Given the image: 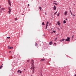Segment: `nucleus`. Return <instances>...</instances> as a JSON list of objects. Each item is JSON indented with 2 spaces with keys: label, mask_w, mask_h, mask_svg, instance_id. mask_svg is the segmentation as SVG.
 <instances>
[{
  "label": "nucleus",
  "mask_w": 76,
  "mask_h": 76,
  "mask_svg": "<svg viewBox=\"0 0 76 76\" xmlns=\"http://www.w3.org/2000/svg\"><path fill=\"white\" fill-rule=\"evenodd\" d=\"M8 9L9 11H8V13L9 14H10V12H11V8L10 7H8Z\"/></svg>",
  "instance_id": "2"
},
{
  "label": "nucleus",
  "mask_w": 76,
  "mask_h": 76,
  "mask_svg": "<svg viewBox=\"0 0 76 76\" xmlns=\"http://www.w3.org/2000/svg\"><path fill=\"white\" fill-rule=\"evenodd\" d=\"M64 40H65V39H61V40H60V41H61V42H62L63 41H64Z\"/></svg>",
  "instance_id": "7"
},
{
  "label": "nucleus",
  "mask_w": 76,
  "mask_h": 76,
  "mask_svg": "<svg viewBox=\"0 0 76 76\" xmlns=\"http://www.w3.org/2000/svg\"><path fill=\"white\" fill-rule=\"evenodd\" d=\"M15 20H17V18H15Z\"/></svg>",
  "instance_id": "26"
},
{
  "label": "nucleus",
  "mask_w": 76,
  "mask_h": 76,
  "mask_svg": "<svg viewBox=\"0 0 76 76\" xmlns=\"http://www.w3.org/2000/svg\"><path fill=\"white\" fill-rule=\"evenodd\" d=\"M58 29H60L59 28H58Z\"/></svg>",
  "instance_id": "48"
},
{
  "label": "nucleus",
  "mask_w": 76,
  "mask_h": 76,
  "mask_svg": "<svg viewBox=\"0 0 76 76\" xmlns=\"http://www.w3.org/2000/svg\"><path fill=\"white\" fill-rule=\"evenodd\" d=\"M74 76H76V74Z\"/></svg>",
  "instance_id": "40"
},
{
  "label": "nucleus",
  "mask_w": 76,
  "mask_h": 76,
  "mask_svg": "<svg viewBox=\"0 0 76 76\" xmlns=\"http://www.w3.org/2000/svg\"><path fill=\"white\" fill-rule=\"evenodd\" d=\"M22 73V71H20V73Z\"/></svg>",
  "instance_id": "30"
},
{
  "label": "nucleus",
  "mask_w": 76,
  "mask_h": 76,
  "mask_svg": "<svg viewBox=\"0 0 76 76\" xmlns=\"http://www.w3.org/2000/svg\"><path fill=\"white\" fill-rule=\"evenodd\" d=\"M71 15H73V14L72 13V12H71Z\"/></svg>",
  "instance_id": "33"
},
{
  "label": "nucleus",
  "mask_w": 76,
  "mask_h": 76,
  "mask_svg": "<svg viewBox=\"0 0 76 76\" xmlns=\"http://www.w3.org/2000/svg\"><path fill=\"white\" fill-rule=\"evenodd\" d=\"M74 37V35H73V36H72V38H73Z\"/></svg>",
  "instance_id": "31"
},
{
  "label": "nucleus",
  "mask_w": 76,
  "mask_h": 76,
  "mask_svg": "<svg viewBox=\"0 0 76 76\" xmlns=\"http://www.w3.org/2000/svg\"><path fill=\"white\" fill-rule=\"evenodd\" d=\"M45 25V24H44V22H43L42 23V25L44 26Z\"/></svg>",
  "instance_id": "16"
},
{
  "label": "nucleus",
  "mask_w": 76,
  "mask_h": 76,
  "mask_svg": "<svg viewBox=\"0 0 76 76\" xmlns=\"http://www.w3.org/2000/svg\"><path fill=\"white\" fill-rule=\"evenodd\" d=\"M54 4H55V5H57V4L56 3H53Z\"/></svg>",
  "instance_id": "25"
},
{
  "label": "nucleus",
  "mask_w": 76,
  "mask_h": 76,
  "mask_svg": "<svg viewBox=\"0 0 76 76\" xmlns=\"http://www.w3.org/2000/svg\"><path fill=\"white\" fill-rule=\"evenodd\" d=\"M53 32H54V33H56V31H53Z\"/></svg>",
  "instance_id": "29"
},
{
  "label": "nucleus",
  "mask_w": 76,
  "mask_h": 76,
  "mask_svg": "<svg viewBox=\"0 0 76 76\" xmlns=\"http://www.w3.org/2000/svg\"><path fill=\"white\" fill-rule=\"evenodd\" d=\"M70 13H72V11H71V10H70Z\"/></svg>",
  "instance_id": "35"
},
{
  "label": "nucleus",
  "mask_w": 76,
  "mask_h": 76,
  "mask_svg": "<svg viewBox=\"0 0 76 76\" xmlns=\"http://www.w3.org/2000/svg\"><path fill=\"white\" fill-rule=\"evenodd\" d=\"M3 65H1V66H0V69H2V67H3Z\"/></svg>",
  "instance_id": "12"
},
{
  "label": "nucleus",
  "mask_w": 76,
  "mask_h": 76,
  "mask_svg": "<svg viewBox=\"0 0 76 76\" xmlns=\"http://www.w3.org/2000/svg\"><path fill=\"white\" fill-rule=\"evenodd\" d=\"M55 1V2H56V1Z\"/></svg>",
  "instance_id": "47"
},
{
  "label": "nucleus",
  "mask_w": 76,
  "mask_h": 76,
  "mask_svg": "<svg viewBox=\"0 0 76 76\" xmlns=\"http://www.w3.org/2000/svg\"><path fill=\"white\" fill-rule=\"evenodd\" d=\"M54 45H55V46H56V43H55L54 44Z\"/></svg>",
  "instance_id": "23"
},
{
  "label": "nucleus",
  "mask_w": 76,
  "mask_h": 76,
  "mask_svg": "<svg viewBox=\"0 0 76 76\" xmlns=\"http://www.w3.org/2000/svg\"><path fill=\"white\" fill-rule=\"evenodd\" d=\"M0 8H1V6L0 5Z\"/></svg>",
  "instance_id": "42"
},
{
  "label": "nucleus",
  "mask_w": 76,
  "mask_h": 76,
  "mask_svg": "<svg viewBox=\"0 0 76 76\" xmlns=\"http://www.w3.org/2000/svg\"><path fill=\"white\" fill-rule=\"evenodd\" d=\"M59 15H60V13H58L57 14V16H59Z\"/></svg>",
  "instance_id": "20"
},
{
  "label": "nucleus",
  "mask_w": 76,
  "mask_h": 76,
  "mask_svg": "<svg viewBox=\"0 0 76 76\" xmlns=\"http://www.w3.org/2000/svg\"><path fill=\"white\" fill-rule=\"evenodd\" d=\"M70 38L69 37H67V39H65V41H70Z\"/></svg>",
  "instance_id": "3"
},
{
  "label": "nucleus",
  "mask_w": 76,
  "mask_h": 76,
  "mask_svg": "<svg viewBox=\"0 0 76 76\" xmlns=\"http://www.w3.org/2000/svg\"><path fill=\"white\" fill-rule=\"evenodd\" d=\"M2 64V65H3V64Z\"/></svg>",
  "instance_id": "44"
},
{
  "label": "nucleus",
  "mask_w": 76,
  "mask_h": 76,
  "mask_svg": "<svg viewBox=\"0 0 76 76\" xmlns=\"http://www.w3.org/2000/svg\"><path fill=\"white\" fill-rule=\"evenodd\" d=\"M45 15H47V13L46 12L45 13Z\"/></svg>",
  "instance_id": "32"
},
{
  "label": "nucleus",
  "mask_w": 76,
  "mask_h": 76,
  "mask_svg": "<svg viewBox=\"0 0 76 76\" xmlns=\"http://www.w3.org/2000/svg\"><path fill=\"white\" fill-rule=\"evenodd\" d=\"M9 53H11V51H10Z\"/></svg>",
  "instance_id": "37"
},
{
  "label": "nucleus",
  "mask_w": 76,
  "mask_h": 76,
  "mask_svg": "<svg viewBox=\"0 0 76 76\" xmlns=\"http://www.w3.org/2000/svg\"><path fill=\"white\" fill-rule=\"evenodd\" d=\"M53 44V42H52V41H51L50 42H49V45H52Z\"/></svg>",
  "instance_id": "10"
},
{
  "label": "nucleus",
  "mask_w": 76,
  "mask_h": 76,
  "mask_svg": "<svg viewBox=\"0 0 76 76\" xmlns=\"http://www.w3.org/2000/svg\"><path fill=\"white\" fill-rule=\"evenodd\" d=\"M39 9L40 10H41L42 9V8L41 7H39Z\"/></svg>",
  "instance_id": "14"
},
{
  "label": "nucleus",
  "mask_w": 76,
  "mask_h": 76,
  "mask_svg": "<svg viewBox=\"0 0 76 76\" xmlns=\"http://www.w3.org/2000/svg\"><path fill=\"white\" fill-rule=\"evenodd\" d=\"M47 26H46V29H47Z\"/></svg>",
  "instance_id": "36"
},
{
  "label": "nucleus",
  "mask_w": 76,
  "mask_h": 76,
  "mask_svg": "<svg viewBox=\"0 0 76 76\" xmlns=\"http://www.w3.org/2000/svg\"><path fill=\"white\" fill-rule=\"evenodd\" d=\"M29 60H27V63H28V62H29Z\"/></svg>",
  "instance_id": "24"
},
{
  "label": "nucleus",
  "mask_w": 76,
  "mask_h": 76,
  "mask_svg": "<svg viewBox=\"0 0 76 76\" xmlns=\"http://www.w3.org/2000/svg\"><path fill=\"white\" fill-rule=\"evenodd\" d=\"M67 12L66 11H65L64 13V15H67Z\"/></svg>",
  "instance_id": "9"
},
{
  "label": "nucleus",
  "mask_w": 76,
  "mask_h": 76,
  "mask_svg": "<svg viewBox=\"0 0 76 76\" xmlns=\"http://www.w3.org/2000/svg\"><path fill=\"white\" fill-rule=\"evenodd\" d=\"M73 16H75V14H73Z\"/></svg>",
  "instance_id": "34"
},
{
  "label": "nucleus",
  "mask_w": 76,
  "mask_h": 76,
  "mask_svg": "<svg viewBox=\"0 0 76 76\" xmlns=\"http://www.w3.org/2000/svg\"><path fill=\"white\" fill-rule=\"evenodd\" d=\"M44 37L45 36V34H44Z\"/></svg>",
  "instance_id": "41"
},
{
  "label": "nucleus",
  "mask_w": 76,
  "mask_h": 76,
  "mask_svg": "<svg viewBox=\"0 0 76 76\" xmlns=\"http://www.w3.org/2000/svg\"><path fill=\"white\" fill-rule=\"evenodd\" d=\"M57 37L56 38H55V41H57Z\"/></svg>",
  "instance_id": "17"
},
{
  "label": "nucleus",
  "mask_w": 76,
  "mask_h": 76,
  "mask_svg": "<svg viewBox=\"0 0 76 76\" xmlns=\"http://www.w3.org/2000/svg\"><path fill=\"white\" fill-rule=\"evenodd\" d=\"M35 46L36 47H37V46H38V44H37V43H36L35 44Z\"/></svg>",
  "instance_id": "18"
},
{
  "label": "nucleus",
  "mask_w": 76,
  "mask_h": 76,
  "mask_svg": "<svg viewBox=\"0 0 76 76\" xmlns=\"http://www.w3.org/2000/svg\"><path fill=\"white\" fill-rule=\"evenodd\" d=\"M8 1L9 4L10 5V6L11 7L12 6H11V2H10V0H8Z\"/></svg>",
  "instance_id": "4"
},
{
  "label": "nucleus",
  "mask_w": 76,
  "mask_h": 76,
  "mask_svg": "<svg viewBox=\"0 0 76 76\" xmlns=\"http://www.w3.org/2000/svg\"><path fill=\"white\" fill-rule=\"evenodd\" d=\"M8 48L9 49H12V48H13V47H10L9 46H8Z\"/></svg>",
  "instance_id": "6"
},
{
  "label": "nucleus",
  "mask_w": 76,
  "mask_h": 76,
  "mask_svg": "<svg viewBox=\"0 0 76 76\" xmlns=\"http://www.w3.org/2000/svg\"><path fill=\"white\" fill-rule=\"evenodd\" d=\"M24 70H25V69H24Z\"/></svg>",
  "instance_id": "45"
},
{
  "label": "nucleus",
  "mask_w": 76,
  "mask_h": 76,
  "mask_svg": "<svg viewBox=\"0 0 76 76\" xmlns=\"http://www.w3.org/2000/svg\"><path fill=\"white\" fill-rule=\"evenodd\" d=\"M4 10V8H2L0 11V13H1L2 12V10Z\"/></svg>",
  "instance_id": "5"
},
{
  "label": "nucleus",
  "mask_w": 76,
  "mask_h": 76,
  "mask_svg": "<svg viewBox=\"0 0 76 76\" xmlns=\"http://www.w3.org/2000/svg\"><path fill=\"white\" fill-rule=\"evenodd\" d=\"M45 59H42L41 60V61H44Z\"/></svg>",
  "instance_id": "15"
},
{
  "label": "nucleus",
  "mask_w": 76,
  "mask_h": 76,
  "mask_svg": "<svg viewBox=\"0 0 76 76\" xmlns=\"http://www.w3.org/2000/svg\"><path fill=\"white\" fill-rule=\"evenodd\" d=\"M19 72H20V70H18V73H19Z\"/></svg>",
  "instance_id": "27"
},
{
  "label": "nucleus",
  "mask_w": 76,
  "mask_h": 76,
  "mask_svg": "<svg viewBox=\"0 0 76 76\" xmlns=\"http://www.w3.org/2000/svg\"><path fill=\"white\" fill-rule=\"evenodd\" d=\"M7 38H8V39H10V37H7Z\"/></svg>",
  "instance_id": "22"
},
{
  "label": "nucleus",
  "mask_w": 76,
  "mask_h": 76,
  "mask_svg": "<svg viewBox=\"0 0 76 76\" xmlns=\"http://www.w3.org/2000/svg\"><path fill=\"white\" fill-rule=\"evenodd\" d=\"M57 13V12H56L54 13V15H56V14Z\"/></svg>",
  "instance_id": "21"
},
{
  "label": "nucleus",
  "mask_w": 76,
  "mask_h": 76,
  "mask_svg": "<svg viewBox=\"0 0 76 76\" xmlns=\"http://www.w3.org/2000/svg\"><path fill=\"white\" fill-rule=\"evenodd\" d=\"M67 20V18H66V20Z\"/></svg>",
  "instance_id": "39"
},
{
  "label": "nucleus",
  "mask_w": 76,
  "mask_h": 76,
  "mask_svg": "<svg viewBox=\"0 0 76 76\" xmlns=\"http://www.w3.org/2000/svg\"><path fill=\"white\" fill-rule=\"evenodd\" d=\"M24 15V14H22V15Z\"/></svg>",
  "instance_id": "43"
},
{
  "label": "nucleus",
  "mask_w": 76,
  "mask_h": 76,
  "mask_svg": "<svg viewBox=\"0 0 76 76\" xmlns=\"http://www.w3.org/2000/svg\"><path fill=\"white\" fill-rule=\"evenodd\" d=\"M57 23H58V25H59V26H60V22L58 21L57 22Z\"/></svg>",
  "instance_id": "11"
},
{
  "label": "nucleus",
  "mask_w": 76,
  "mask_h": 76,
  "mask_svg": "<svg viewBox=\"0 0 76 76\" xmlns=\"http://www.w3.org/2000/svg\"><path fill=\"white\" fill-rule=\"evenodd\" d=\"M48 23H48V21H47V24H48Z\"/></svg>",
  "instance_id": "28"
},
{
  "label": "nucleus",
  "mask_w": 76,
  "mask_h": 76,
  "mask_svg": "<svg viewBox=\"0 0 76 76\" xmlns=\"http://www.w3.org/2000/svg\"><path fill=\"white\" fill-rule=\"evenodd\" d=\"M28 6H29V4H28Z\"/></svg>",
  "instance_id": "38"
},
{
  "label": "nucleus",
  "mask_w": 76,
  "mask_h": 76,
  "mask_svg": "<svg viewBox=\"0 0 76 76\" xmlns=\"http://www.w3.org/2000/svg\"><path fill=\"white\" fill-rule=\"evenodd\" d=\"M63 23H66V20H64L63 21Z\"/></svg>",
  "instance_id": "13"
},
{
  "label": "nucleus",
  "mask_w": 76,
  "mask_h": 76,
  "mask_svg": "<svg viewBox=\"0 0 76 76\" xmlns=\"http://www.w3.org/2000/svg\"><path fill=\"white\" fill-rule=\"evenodd\" d=\"M34 60H32L31 61V64L32 65V66L31 67V70L33 71V73H34V71H35V67H34Z\"/></svg>",
  "instance_id": "1"
},
{
  "label": "nucleus",
  "mask_w": 76,
  "mask_h": 76,
  "mask_svg": "<svg viewBox=\"0 0 76 76\" xmlns=\"http://www.w3.org/2000/svg\"><path fill=\"white\" fill-rule=\"evenodd\" d=\"M49 30H50V29H49L48 31H49Z\"/></svg>",
  "instance_id": "46"
},
{
  "label": "nucleus",
  "mask_w": 76,
  "mask_h": 76,
  "mask_svg": "<svg viewBox=\"0 0 76 76\" xmlns=\"http://www.w3.org/2000/svg\"><path fill=\"white\" fill-rule=\"evenodd\" d=\"M53 9L55 10H56V6H54Z\"/></svg>",
  "instance_id": "8"
},
{
  "label": "nucleus",
  "mask_w": 76,
  "mask_h": 76,
  "mask_svg": "<svg viewBox=\"0 0 76 76\" xmlns=\"http://www.w3.org/2000/svg\"><path fill=\"white\" fill-rule=\"evenodd\" d=\"M74 5H75V4H74Z\"/></svg>",
  "instance_id": "49"
},
{
  "label": "nucleus",
  "mask_w": 76,
  "mask_h": 76,
  "mask_svg": "<svg viewBox=\"0 0 76 76\" xmlns=\"http://www.w3.org/2000/svg\"><path fill=\"white\" fill-rule=\"evenodd\" d=\"M48 26V24H46V28H47V26Z\"/></svg>",
  "instance_id": "19"
}]
</instances>
